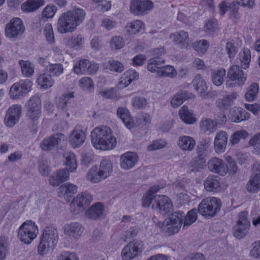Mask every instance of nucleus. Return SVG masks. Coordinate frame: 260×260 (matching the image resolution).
I'll return each mask as SVG.
<instances>
[{
	"mask_svg": "<svg viewBox=\"0 0 260 260\" xmlns=\"http://www.w3.org/2000/svg\"><path fill=\"white\" fill-rule=\"evenodd\" d=\"M22 112L20 105L15 104L11 106L7 111L4 118L5 124L9 127L15 125L20 119Z\"/></svg>",
	"mask_w": 260,
	"mask_h": 260,
	"instance_id": "13",
	"label": "nucleus"
},
{
	"mask_svg": "<svg viewBox=\"0 0 260 260\" xmlns=\"http://www.w3.org/2000/svg\"><path fill=\"white\" fill-rule=\"evenodd\" d=\"M153 7V3L150 0H131L130 11L136 16L146 14Z\"/></svg>",
	"mask_w": 260,
	"mask_h": 260,
	"instance_id": "11",
	"label": "nucleus"
},
{
	"mask_svg": "<svg viewBox=\"0 0 260 260\" xmlns=\"http://www.w3.org/2000/svg\"><path fill=\"white\" fill-rule=\"evenodd\" d=\"M37 82L42 87L47 89L51 87L54 84V80L50 74H42L37 79Z\"/></svg>",
	"mask_w": 260,
	"mask_h": 260,
	"instance_id": "44",
	"label": "nucleus"
},
{
	"mask_svg": "<svg viewBox=\"0 0 260 260\" xmlns=\"http://www.w3.org/2000/svg\"><path fill=\"white\" fill-rule=\"evenodd\" d=\"M227 77L230 81L234 82L235 85L238 86L243 85L247 79V76L241 67L237 65L230 67L227 73Z\"/></svg>",
	"mask_w": 260,
	"mask_h": 260,
	"instance_id": "16",
	"label": "nucleus"
},
{
	"mask_svg": "<svg viewBox=\"0 0 260 260\" xmlns=\"http://www.w3.org/2000/svg\"><path fill=\"white\" fill-rule=\"evenodd\" d=\"M58 240L57 230L53 226H48L44 230L38 246V252L41 255L47 253L50 249L53 250Z\"/></svg>",
	"mask_w": 260,
	"mask_h": 260,
	"instance_id": "3",
	"label": "nucleus"
},
{
	"mask_svg": "<svg viewBox=\"0 0 260 260\" xmlns=\"http://www.w3.org/2000/svg\"><path fill=\"white\" fill-rule=\"evenodd\" d=\"M147 104V99L143 96H135L132 99V104L133 106L138 109L145 108Z\"/></svg>",
	"mask_w": 260,
	"mask_h": 260,
	"instance_id": "52",
	"label": "nucleus"
},
{
	"mask_svg": "<svg viewBox=\"0 0 260 260\" xmlns=\"http://www.w3.org/2000/svg\"><path fill=\"white\" fill-rule=\"evenodd\" d=\"M117 115L128 128L131 129L134 126V123L127 109L119 107L117 110Z\"/></svg>",
	"mask_w": 260,
	"mask_h": 260,
	"instance_id": "29",
	"label": "nucleus"
},
{
	"mask_svg": "<svg viewBox=\"0 0 260 260\" xmlns=\"http://www.w3.org/2000/svg\"><path fill=\"white\" fill-rule=\"evenodd\" d=\"M206 162L205 158L195 157L189 164L190 171L193 173L201 172L203 170Z\"/></svg>",
	"mask_w": 260,
	"mask_h": 260,
	"instance_id": "36",
	"label": "nucleus"
},
{
	"mask_svg": "<svg viewBox=\"0 0 260 260\" xmlns=\"http://www.w3.org/2000/svg\"><path fill=\"white\" fill-rule=\"evenodd\" d=\"M86 178L92 183H98L105 179L96 166L90 168L86 175Z\"/></svg>",
	"mask_w": 260,
	"mask_h": 260,
	"instance_id": "37",
	"label": "nucleus"
},
{
	"mask_svg": "<svg viewBox=\"0 0 260 260\" xmlns=\"http://www.w3.org/2000/svg\"><path fill=\"white\" fill-rule=\"evenodd\" d=\"M59 190L60 193L63 195L68 194V193L74 194L77 191V187L73 184L66 183L59 187Z\"/></svg>",
	"mask_w": 260,
	"mask_h": 260,
	"instance_id": "54",
	"label": "nucleus"
},
{
	"mask_svg": "<svg viewBox=\"0 0 260 260\" xmlns=\"http://www.w3.org/2000/svg\"><path fill=\"white\" fill-rule=\"evenodd\" d=\"M126 27L129 34H136L144 28V24L140 20H136L128 24Z\"/></svg>",
	"mask_w": 260,
	"mask_h": 260,
	"instance_id": "50",
	"label": "nucleus"
},
{
	"mask_svg": "<svg viewBox=\"0 0 260 260\" xmlns=\"http://www.w3.org/2000/svg\"><path fill=\"white\" fill-rule=\"evenodd\" d=\"M191 95V94L186 91H180L172 98L171 104L173 107L177 108L180 106L184 100L190 98Z\"/></svg>",
	"mask_w": 260,
	"mask_h": 260,
	"instance_id": "34",
	"label": "nucleus"
},
{
	"mask_svg": "<svg viewBox=\"0 0 260 260\" xmlns=\"http://www.w3.org/2000/svg\"><path fill=\"white\" fill-rule=\"evenodd\" d=\"M144 249L143 242L134 240L127 244L121 251L123 260H132L138 256Z\"/></svg>",
	"mask_w": 260,
	"mask_h": 260,
	"instance_id": "7",
	"label": "nucleus"
},
{
	"mask_svg": "<svg viewBox=\"0 0 260 260\" xmlns=\"http://www.w3.org/2000/svg\"><path fill=\"white\" fill-rule=\"evenodd\" d=\"M26 116L31 120L37 121L41 115V101L38 96L31 97L27 103Z\"/></svg>",
	"mask_w": 260,
	"mask_h": 260,
	"instance_id": "10",
	"label": "nucleus"
},
{
	"mask_svg": "<svg viewBox=\"0 0 260 260\" xmlns=\"http://www.w3.org/2000/svg\"><path fill=\"white\" fill-rule=\"evenodd\" d=\"M139 231V229L137 226L130 228L126 231L124 235L121 237V240L126 242L127 239H130L136 237Z\"/></svg>",
	"mask_w": 260,
	"mask_h": 260,
	"instance_id": "60",
	"label": "nucleus"
},
{
	"mask_svg": "<svg viewBox=\"0 0 260 260\" xmlns=\"http://www.w3.org/2000/svg\"><path fill=\"white\" fill-rule=\"evenodd\" d=\"M258 90V84L256 83H252L247 88V91L245 94L246 101L250 102L254 101L257 96Z\"/></svg>",
	"mask_w": 260,
	"mask_h": 260,
	"instance_id": "42",
	"label": "nucleus"
},
{
	"mask_svg": "<svg viewBox=\"0 0 260 260\" xmlns=\"http://www.w3.org/2000/svg\"><path fill=\"white\" fill-rule=\"evenodd\" d=\"M205 31L208 34H213L218 29L217 20L214 18H211L205 21L204 25Z\"/></svg>",
	"mask_w": 260,
	"mask_h": 260,
	"instance_id": "49",
	"label": "nucleus"
},
{
	"mask_svg": "<svg viewBox=\"0 0 260 260\" xmlns=\"http://www.w3.org/2000/svg\"><path fill=\"white\" fill-rule=\"evenodd\" d=\"M170 38L181 48H186L189 45V39L188 32L184 30H180L172 34Z\"/></svg>",
	"mask_w": 260,
	"mask_h": 260,
	"instance_id": "24",
	"label": "nucleus"
},
{
	"mask_svg": "<svg viewBox=\"0 0 260 260\" xmlns=\"http://www.w3.org/2000/svg\"><path fill=\"white\" fill-rule=\"evenodd\" d=\"M248 133L245 130L236 132L231 137V143L233 145L237 144L241 139H245L248 136Z\"/></svg>",
	"mask_w": 260,
	"mask_h": 260,
	"instance_id": "58",
	"label": "nucleus"
},
{
	"mask_svg": "<svg viewBox=\"0 0 260 260\" xmlns=\"http://www.w3.org/2000/svg\"><path fill=\"white\" fill-rule=\"evenodd\" d=\"M110 45L111 47L113 49L116 50L120 49L124 46L123 39L120 37H113L110 41Z\"/></svg>",
	"mask_w": 260,
	"mask_h": 260,
	"instance_id": "59",
	"label": "nucleus"
},
{
	"mask_svg": "<svg viewBox=\"0 0 260 260\" xmlns=\"http://www.w3.org/2000/svg\"><path fill=\"white\" fill-rule=\"evenodd\" d=\"M64 135L57 133L44 139L41 143L40 146L44 150H51L64 140Z\"/></svg>",
	"mask_w": 260,
	"mask_h": 260,
	"instance_id": "19",
	"label": "nucleus"
},
{
	"mask_svg": "<svg viewBox=\"0 0 260 260\" xmlns=\"http://www.w3.org/2000/svg\"><path fill=\"white\" fill-rule=\"evenodd\" d=\"M154 202L155 204L153 203L152 208L162 215L168 214L172 209V203L167 196L160 195L156 196Z\"/></svg>",
	"mask_w": 260,
	"mask_h": 260,
	"instance_id": "14",
	"label": "nucleus"
},
{
	"mask_svg": "<svg viewBox=\"0 0 260 260\" xmlns=\"http://www.w3.org/2000/svg\"><path fill=\"white\" fill-rule=\"evenodd\" d=\"M90 61L86 59H82L79 61L78 64L74 66V72L77 74H83L87 71V67Z\"/></svg>",
	"mask_w": 260,
	"mask_h": 260,
	"instance_id": "51",
	"label": "nucleus"
},
{
	"mask_svg": "<svg viewBox=\"0 0 260 260\" xmlns=\"http://www.w3.org/2000/svg\"><path fill=\"white\" fill-rule=\"evenodd\" d=\"M250 222L247 218V213L241 212L239 214V219L233 228V235L238 239L243 238L247 234Z\"/></svg>",
	"mask_w": 260,
	"mask_h": 260,
	"instance_id": "8",
	"label": "nucleus"
},
{
	"mask_svg": "<svg viewBox=\"0 0 260 260\" xmlns=\"http://www.w3.org/2000/svg\"><path fill=\"white\" fill-rule=\"evenodd\" d=\"M105 211L104 206L100 202L92 205L85 212V215L89 219L95 220L101 218Z\"/></svg>",
	"mask_w": 260,
	"mask_h": 260,
	"instance_id": "26",
	"label": "nucleus"
},
{
	"mask_svg": "<svg viewBox=\"0 0 260 260\" xmlns=\"http://www.w3.org/2000/svg\"><path fill=\"white\" fill-rule=\"evenodd\" d=\"M91 143L93 147L101 150H111L116 145L115 138L110 128L96 127L91 132Z\"/></svg>",
	"mask_w": 260,
	"mask_h": 260,
	"instance_id": "2",
	"label": "nucleus"
},
{
	"mask_svg": "<svg viewBox=\"0 0 260 260\" xmlns=\"http://www.w3.org/2000/svg\"><path fill=\"white\" fill-rule=\"evenodd\" d=\"M63 229L66 235L75 238L80 237L84 231V228L78 222H73L66 224Z\"/></svg>",
	"mask_w": 260,
	"mask_h": 260,
	"instance_id": "27",
	"label": "nucleus"
},
{
	"mask_svg": "<svg viewBox=\"0 0 260 260\" xmlns=\"http://www.w3.org/2000/svg\"><path fill=\"white\" fill-rule=\"evenodd\" d=\"M229 117L233 122L239 123L248 120L250 114L242 108L235 107L231 111Z\"/></svg>",
	"mask_w": 260,
	"mask_h": 260,
	"instance_id": "28",
	"label": "nucleus"
},
{
	"mask_svg": "<svg viewBox=\"0 0 260 260\" xmlns=\"http://www.w3.org/2000/svg\"><path fill=\"white\" fill-rule=\"evenodd\" d=\"M80 87L84 90H87L93 88L94 84L92 79L88 77L81 78L79 81Z\"/></svg>",
	"mask_w": 260,
	"mask_h": 260,
	"instance_id": "63",
	"label": "nucleus"
},
{
	"mask_svg": "<svg viewBox=\"0 0 260 260\" xmlns=\"http://www.w3.org/2000/svg\"><path fill=\"white\" fill-rule=\"evenodd\" d=\"M31 86V82L29 80L15 83L10 88V97L12 99H17L24 96L29 91Z\"/></svg>",
	"mask_w": 260,
	"mask_h": 260,
	"instance_id": "12",
	"label": "nucleus"
},
{
	"mask_svg": "<svg viewBox=\"0 0 260 260\" xmlns=\"http://www.w3.org/2000/svg\"><path fill=\"white\" fill-rule=\"evenodd\" d=\"M138 159V156L136 153L127 152L121 156L120 165L121 168L129 170L135 166Z\"/></svg>",
	"mask_w": 260,
	"mask_h": 260,
	"instance_id": "20",
	"label": "nucleus"
},
{
	"mask_svg": "<svg viewBox=\"0 0 260 260\" xmlns=\"http://www.w3.org/2000/svg\"><path fill=\"white\" fill-rule=\"evenodd\" d=\"M44 2V0H27L21 5V9L24 12H32L43 6Z\"/></svg>",
	"mask_w": 260,
	"mask_h": 260,
	"instance_id": "35",
	"label": "nucleus"
},
{
	"mask_svg": "<svg viewBox=\"0 0 260 260\" xmlns=\"http://www.w3.org/2000/svg\"><path fill=\"white\" fill-rule=\"evenodd\" d=\"M98 169L105 179L108 177L112 172V164L109 159H103L101 161L100 168H98Z\"/></svg>",
	"mask_w": 260,
	"mask_h": 260,
	"instance_id": "41",
	"label": "nucleus"
},
{
	"mask_svg": "<svg viewBox=\"0 0 260 260\" xmlns=\"http://www.w3.org/2000/svg\"><path fill=\"white\" fill-rule=\"evenodd\" d=\"M74 96L73 92L63 94L59 99L57 104L58 107L62 109V111H67V105L71 102Z\"/></svg>",
	"mask_w": 260,
	"mask_h": 260,
	"instance_id": "47",
	"label": "nucleus"
},
{
	"mask_svg": "<svg viewBox=\"0 0 260 260\" xmlns=\"http://www.w3.org/2000/svg\"><path fill=\"white\" fill-rule=\"evenodd\" d=\"M217 121L211 119H206L201 121L200 127L204 133H212L217 129Z\"/></svg>",
	"mask_w": 260,
	"mask_h": 260,
	"instance_id": "38",
	"label": "nucleus"
},
{
	"mask_svg": "<svg viewBox=\"0 0 260 260\" xmlns=\"http://www.w3.org/2000/svg\"><path fill=\"white\" fill-rule=\"evenodd\" d=\"M179 114L180 118L187 124H191L197 121V118L186 106H183L181 108Z\"/></svg>",
	"mask_w": 260,
	"mask_h": 260,
	"instance_id": "32",
	"label": "nucleus"
},
{
	"mask_svg": "<svg viewBox=\"0 0 260 260\" xmlns=\"http://www.w3.org/2000/svg\"><path fill=\"white\" fill-rule=\"evenodd\" d=\"M178 146L183 151H192L196 145L195 140L191 137L183 136L179 137Z\"/></svg>",
	"mask_w": 260,
	"mask_h": 260,
	"instance_id": "30",
	"label": "nucleus"
},
{
	"mask_svg": "<svg viewBox=\"0 0 260 260\" xmlns=\"http://www.w3.org/2000/svg\"><path fill=\"white\" fill-rule=\"evenodd\" d=\"M192 83L195 89L198 91L202 98L207 99L209 97V94L207 92L208 87L206 83L201 75L196 76Z\"/></svg>",
	"mask_w": 260,
	"mask_h": 260,
	"instance_id": "25",
	"label": "nucleus"
},
{
	"mask_svg": "<svg viewBox=\"0 0 260 260\" xmlns=\"http://www.w3.org/2000/svg\"><path fill=\"white\" fill-rule=\"evenodd\" d=\"M9 249L8 239L5 237H0V260H4Z\"/></svg>",
	"mask_w": 260,
	"mask_h": 260,
	"instance_id": "55",
	"label": "nucleus"
},
{
	"mask_svg": "<svg viewBox=\"0 0 260 260\" xmlns=\"http://www.w3.org/2000/svg\"><path fill=\"white\" fill-rule=\"evenodd\" d=\"M167 143L166 141L161 139L153 141V142L148 146L149 151H154L159 149H162L166 147Z\"/></svg>",
	"mask_w": 260,
	"mask_h": 260,
	"instance_id": "62",
	"label": "nucleus"
},
{
	"mask_svg": "<svg viewBox=\"0 0 260 260\" xmlns=\"http://www.w3.org/2000/svg\"><path fill=\"white\" fill-rule=\"evenodd\" d=\"M165 63V61L164 59H157L156 57H153L149 59L147 69L150 72L156 73L157 75H158V72Z\"/></svg>",
	"mask_w": 260,
	"mask_h": 260,
	"instance_id": "39",
	"label": "nucleus"
},
{
	"mask_svg": "<svg viewBox=\"0 0 260 260\" xmlns=\"http://www.w3.org/2000/svg\"><path fill=\"white\" fill-rule=\"evenodd\" d=\"M226 71L223 68H220L218 70H213L211 72V80L215 85L219 86L224 81V78L225 76Z\"/></svg>",
	"mask_w": 260,
	"mask_h": 260,
	"instance_id": "33",
	"label": "nucleus"
},
{
	"mask_svg": "<svg viewBox=\"0 0 260 260\" xmlns=\"http://www.w3.org/2000/svg\"><path fill=\"white\" fill-rule=\"evenodd\" d=\"M24 29L22 20L19 18H15L6 25L5 33L8 37L12 38L22 34Z\"/></svg>",
	"mask_w": 260,
	"mask_h": 260,
	"instance_id": "15",
	"label": "nucleus"
},
{
	"mask_svg": "<svg viewBox=\"0 0 260 260\" xmlns=\"http://www.w3.org/2000/svg\"><path fill=\"white\" fill-rule=\"evenodd\" d=\"M250 254L255 258H260V241H256L252 244Z\"/></svg>",
	"mask_w": 260,
	"mask_h": 260,
	"instance_id": "64",
	"label": "nucleus"
},
{
	"mask_svg": "<svg viewBox=\"0 0 260 260\" xmlns=\"http://www.w3.org/2000/svg\"><path fill=\"white\" fill-rule=\"evenodd\" d=\"M77 254L73 252L63 251L57 257V260H78Z\"/></svg>",
	"mask_w": 260,
	"mask_h": 260,
	"instance_id": "61",
	"label": "nucleus"
},
{
	"mask_svg": "<svg viewBox=\"0 0 260 260\" xmlns=\"http://www.w3.org/2000/svg\"><path fill=\"white\" fill-rule=\"evenodd\" d=\"M185 214L181 211H176L170 215V217L166 219L163 223L158 222L157 226L161 228L163 232L169 235L177 233L179 231Z\"/></svg>",
	"mask_w": 260,
	"mask_h": 260,
	"instance_id": "4",
	"label": "nucleus"
},
{
	"mask_svg": "<svg viewBox=\"0 0 260 260\" xmlns=\"http://www.w3.org/2000/svg\"><path fill=\"white\" fill-rule=\"evenodd\" d=\"M251 60L250 51L248 49H244L242 54L240 56V61L242 63V67L243 69H246L249 67Z\"/></svg>",
	"mask_w": 260,
	"mask_h": 260,
	"instance_id": "56",
	"label": "nucleus"
},
{
	"mask_svg": "<svg viewBox=\"0 0 260 260\" xmlns=\"http://www.w3.org/2000/svg\"><path fill=\"white\" fill-rule=\"evenodd\" d=\"M197 218V210L193 209L190 210L184 218V224L183 229H184L186 226H189L196 221Z\"/></svg>",
	"mask_w": 260,
	"mask_h": 260,
	"instance_id": "53",
	"label": "nucleus"
},
{
	"mask_svg": "<svg viewBox=\"0 0 260 260\" xmlns=\"http://www.w3.org/2000/svg\"><path fill=\"white\" fill-rule=\"evenodd\" d=\"M38 233L37 226L31 220H26L19 228L18 237L24 244H29L36 238Z\"/></svg>",
	"mask_w": 260,
	"mask_h": 260,
	"instance_id": "6",
	"label": "nucleus"
},
{
	"mask_svg": "<svg viewBox=\"0 0 260 260\" xmlns=\"http://www.w3.org/2000/svg\"><path fill=\"white\" fill-rule=\"evenodd\" d=\"M86 139V135L80 126H76L69 137V142L74 148L80 147Z\"/></svg>",
	"mask_w": 260,
	"mask_h": 260,
	"instance_id": "18",
	"label": "nucleus"
},
{
	"mask_svg": "<svg viewBox=\"0 0 260 260\" xmlns=\"http://www.w3.org/2000/svg\"><path fill=\"white\" fill-rule=\"evenodd\" d=\"M85 15V11L80 8H76L62 13L58 20V32L60 34H66L74 31L77 27L83 22Z\"/></svg>",
	"mask_w": 260,
	"mask_h": 260,
	"instance_id": "1",
	"label": "nucleus"
},
{
	"mask_svg": "<svg viewBox=\"0 0 260 260\" xmlns=\"http://www.w3.org/2000/svg\"><path fill=\"white\" fill-rule=\"evenodd\" d=\"M46 70L51 77H58L63 73L64 69L61 63H50L46 66Z\"/></svg>",
	"mask_w": 260,
	"mask_h": 260,
	"instance_id": "48",
	"label": "nucleus"
},
{
	"mask_svg": "<svg viewBox=\"0 0 260 260\" xmlns=\"http://www.w3.org/2000/svg\"><path fill=\"white\" fill-rule=\"evenodd\" d=\"M69 178V172L67 169L59 170L50 176L49 182L50 185L55 187L66 181Z\"/></svg>",
	"mask_w": 260,
	"mask_h": 260,
	"instance_id": "22",
	"label": "nucleus"
},
{
	"mask_svg": "<svg viewBox=\"0 0 260 260\" xmlns=\"http://www.w3.org/2000/svg\"><path fill=\"white\" fill-rule=\"evenodd\" d=\"M66 158V165L68 167L69 172L74 171L77 167V160L75 155L72 152H66L64 154Z\"/></svg>",
	"mask_w": 260,
	"mask_h": 260,
	"instance_id": "45",
	"label": "nucleus"
},
{
	"mask_svg": "<svg viewBox=\"0 0 260 260\" xmlns=\"http://www.w3.org/2000/svg\"><path fill=\"white\" fill-rule=\"evenodd\" d=\"M246 189L249 192H257L260 190V176L252 173L246 185Z\"/></svg>",
	"mask_w": 260,
	"mask_h": 260,
	"instance_id": "31",
	"label": "nucleus"
},
{
	"mask_svg": "<svg viewBox=\"0 0 260 260\" xmlns=\"http://www.w3.org/2000/svg\"><path fill=\"white\" fill-rule=\"evenodd\" d=\"M177 74V71L174 67L170 65L163 66L158 72V76L162 77L175 78Z\"/></svg>",
	"mask_w": 260,
	"mask_h": 260,
	"instance_id": "46",
	"label": "nucleus"
},
{
	"mask_svg": "<svg viewBox=\"0 0 260 260\" xmlns=\"http://www.w3.org/2000/svg\"><path fill=\"white\" fill-rule=\"evenodd\" d=\"M92 199V196L88 192L79 194L71 203V211L75 214H78L90 204Z\"/></svg>",
	"mask_w": 260,
	"mask_h": 260,
	"instance_id": "9",
	"label": "nucleus"
},
{
	"mask_svg": "<svg viewBox=\"0 0 260 260\" xmlns=\"http://www.w3.org/2000/svg\"><path fill=\"white\" fill-rule=\"evenodd\" d=\"M204 185L205 189L209 192H217L221 188L219 177L214 175H209L205 179Z\"/></svg>",
	"mask_w": 260,
	"mask_h": 260,
	"instance_id": "23",
	"label": "nucleus"
},
{
	"mask_svg": "<svg viewBox=\"0 0 260 260\" xmlns=\"http://www.w3.org/2000/svg\"><path fill=\"white\" fill-rule=\"evenodd\" d=\"M208 47V42L205 40L196 41L193 44V49L199 53H204L206 52Z\"/></svg>",
	"mask_w": 260,
	"mask_h": 260,
	"instance_id": "57",
	"label": "nucleus"
},
{
	"mask_svg": "<svg viewBox=\"0 0 260 260\" xmlns=\"http://www.w3.org/2000/svg\"><path fill=\"white\" fill-rule=\"evenodd\" d=\"M208 168L211 172L221 176L225 175L229 171L228 166L222 159L213 157L208 162Z\"/></svg>",
	"mask_w": 260,
	"mask_h": 260,
	"instance_id": "17",
	"label": "nucleus"
},
{
	"mask_svg": "<svg viewBox=\"0 0 260 260\" xmlns=\"http://www.w3.org/2000/svg\"><path fill=\"white\" fill-rule=\"evenodd\" d=\"M84 43V38L80 35L76 37L69 38L66 42V44L68 47L76 50H79L83 47Z\"/></svg>",
	"mask_w": 260,
	"mask_h": 260,
	"instance_id": "40",
	"label": "nucleus"
},
{
	"mask_svg": "<svg viewBox=\"0 0 260 260\" xmlns=\"http://www.w3.org/2000/svg\"><path fill=\"white\" fill-rule=\"evenodd\" d=\"M228 140L227 133L223 131L218 132L215 137L214 146L215 152L217 153H221L224 152Z\"/></svg>",
	"mask_w": 260,
	"mask_h": 260,
	"instance_id": "21",
	"label": "nucleus"
},
{
	"mask_svg": "<svg viewBox=\"0 0 260 260\" xmlns=\"http://www.w3.org/2000/svg\"><path fill=\"white\" fill-rule=\"evenodd\" d=\"M221 203L215 197H208L203 200L198 206L199 213L207 218H211L220 211Z\"/></svg>",
	"mask_w": 260,
	"mask_h": 260,
	"instance_id": "5",
	"label": "nucleus"
},
{
	"mask_svg": "<svg viewBox=\"0 0 260 260\" xmlns=\"http://www.w3.org/2000/svg\"><path fill=\"white\" fill-rule=\"evenodd\" d=\"M22 73L26 77H31L34 73V66L29 61L20 60L19 61Z\"/></svg>",
	"mask_w": 260,
	"mask_h": 260,
	"instance_id": "43",
	"label": "nucleus"
}]
</instances>
